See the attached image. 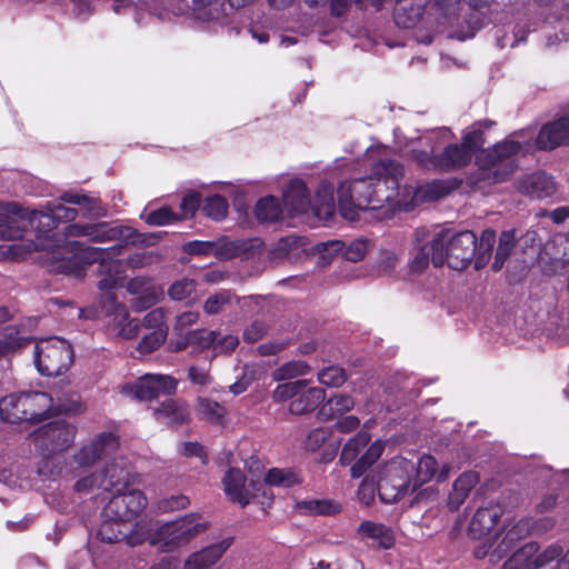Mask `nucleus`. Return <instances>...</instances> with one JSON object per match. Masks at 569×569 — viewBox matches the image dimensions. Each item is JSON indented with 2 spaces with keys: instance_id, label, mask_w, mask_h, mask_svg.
Segmentation results:
<instances>
[{
  "instance_id": "obj_8",
  "label": "nucleus",
  "mask_w": 569,
  "mask_h": 569,
  "mask_svg": "<svg viewBox=\"0 0 569 569\" xmlns=\"http://www.w3.org/2000/svg\"><path fill=\"white\" fill-rule=\"evenodd\" d=\"M531 146L527 141L510 136L490 149L482 150L477 157L480 178L491 182H500L508 178L516 169V157L526 153Z\"/></svg>"
},
{
  "instance_id": "obj_9",
  "label": "nucleus",
  "mask_w": 569,
  "mask_h": 569,
  "mask_svg": "<svg viewBox=\"0 0 569 569\" xmlns=\"http://www.w3.org/2000/svg\"><path fill=\"white\" fill-rule=\"evenodd\" d=\"M68 237H87L93 242L120 241L123 244L150 246L156 243V234L139 233L136 229L109 222L73 223L66 228Z\"/></svg>"
},
{
  "instance_id": "obj_35",
  "label": "nucleus",
  "mask_w": 569,
  "mask_h": 569,
  "mask_svg": "<svg viewBox=\"0 0 569 569\" xmlns=\"http://www.w3.org/2000/svg\"><path fill=\"white\" fill-rule=\"evenodd\" d=\"M359 533L363 538L371 540L372 543L385 549H388L393 545L395 538L392 531L381 523L363 521L359 526Z\"/></svg>"
},
{
  "instance_id": "obj_19",
  "label": "nucleus",
  "mask_w": 569,
  "mask_h": 569,
  "mask_svg": "<svg viewBox=\"0 0 569 569\" xmlns=\"http://www.w3.org/2000/svg\"><path fill=\"white\" fill-rule=\"evenodd\" d=\"M29 214L28 208L16 202L0 201V241L17 242L22 239Z\"/></svg>"
},
{
  "instance_id": "obj_27",
  "label": "nucleus",
  "mask_w": 569,
  "mask_h": 569,
  "mask_svg": "<svg viewBox=\"0 0 569 569\" xmlns=\"http://www.w3.org/2000/svg\"><path fill=\"white\" fill-rule=\"evenodd\" d=\"M451 465L446 462L439 466L435 457L430 455H423L417 465L416 479L412 490H416L417 486L436 479L437 482H443L448 479L451 472Z\"/></svg>"
},
{
  "instance_id": "obj_49",
  "label": "nucleus",
  "mask_w": 569,
  "mask_h": 569,
  "mask_svg": "<svg viewBox=\"0 0 569 569\" xmlns=\"http://www.w3.org/2000/svg\"><path fill=\"white\" fill-rule=\"evenodd\" d=\"M345 243L340 240H329L326 242H319L315 246L316 253L319 254V263L321 266L329 264L332 259L342 253Z\"/></svg>"
},
{
  "instance_id": "obj_38",
  "label": "nucleus",
  "mask_w": 569,
  "mask_h": 569,
  "mask_svg": "<svg viewBox=\"0 0 569 569\" xmlns=\"http://www.w3.org/2000/svg\"><path fill=\"white\" fill-rule=\"evenodd\" d=\"M60 200L79 206L84 211V216L88 217H102L106 214L98 199L82 193L64 192L61 194Z\"/></svg>"
},
{
  "instance_id": "obj_60",
  "label": "nucleus",
  "mask_w": 569,
  "mask_h": 569,
  "mask_svg": "<svg viewBox=\"0 0 569 569\" xmlns=\"http://www.w3.org/2000/svg\"><path fill=\"white\" fill-rule=\"evenodd\" d=\"M199 410L212 422H219L226 413V410L221 405L206 398L199 400Z\"/></svg>"
},
{
  "instance_id": "obj_13",
  "label": "nucleus",
  "mask_w": 569,
  "mask_h": 569,
  "mask_svg": "<svg viewBox=\"0 0 569 569\" xmlns=\"http://www.w3.org/2000/svg\"><path fill=\"white\" fill-rule=\"evenodd\" d=\"M76 427L64 420L43 425L29 435L34 450L43 458L68 450L74 442Z\"/></svg>"
},
{
  "instance_id": "obj_62",
  "label": "nucleus",
  "mask_w": 569,
  "mask_h": 569,
  "mask_svg": "<svg viewBox=\"0 0 569 569\" xmlns=\"http://www.w3.org/2000/svg\"><path fill=\"white\" fill-rule=\"evenodd\" d=\"M563 553V549L558 543H552L548 546L542 552L536 553L535 556V562L536 568L539 569L549 562L553 561L555 559H558Z\"/></svg>"
},
{
  "instance_id": "obj_52",
  "label": "nucleus",
  "mask_w": 569,
  "mask_h": 569,
  "mask_svg": "<svg viewBox=\"0 0 569 569\" xmlns=\"http://www.w3.org/2000/svg\"><path fill=\"white\" fill-rule=\"evenodd\" d=\"M430 257L432 258L431 242L417 248L408 264L410 273L418 274L423 272L429 266Z\"/></svg>"
},
{
  "instance_id": "obj_58",
  "label": "nucleus",
  "mask_w": 569,
  "mask_h": 569,
  "mask_svg": "<svg viewBox=\"0 0 569 569\" xmlns=\"http://www.w3.org/2000/svg\"><path fill=\"white\" fill-rule=\"evenodd\" d=\"M318 381L328 387H339L346 381V375L341 368L330 366L318 373Z\"/></svg>"
},
{
  "instance_id": "obj_25",
  "label": "nucleus",
  "mask_w": 569,
  "mask_h": 569,
  "mask_svg": "<svg viewBox=\"0 0 569 569\" xmlns=\"http://www.w3.org/2000/svg\"><path fill=\"white\" fill-rule=\"evenodd\" d=\"M536 144L545 150L569 144V114L545 124L538 133Z\"/></svg>"
},
{
  "instance_id": "obj_56",
  "label": "nucleus",
  "mask_w": 569,
  "mask_h": 569,
  "mask_svg": "<svg viewBox=\"0 0 569 569\" xmlns=\"http://www.w3.org/2000/svg\"><path fill=\"white\" fill-rule=\"evenodd\" d=\"M167 338V329L151 330L144 335L138 345L140 353H150L159 348Z\"/></svg>"
},
{
  "instance_id": "obj_42",
  "label": "nucleus",
  "mask_w": 569,
  "mask_h": 569,
  "mask_svg": "<svg viewBox=\"0 0 569 569\" xmlns=\"http://www.w3.org/2000/svg\"><path fill=\"white\" fill-rule=\"evenodd\" d=\"M496 243V232L493 230H485L481 233L480 241L477 243L475 267L476 269L483 268L491 256V251Z\"/></svg>"
},
{
  "instance_id": "obj_32",
  "label": "nucleus",
  "mask_w": 569,
  "mask_h": 569,
  "mask_svg": "<svg viewBox=\"0 0 569 569\" xmlns=\"http://www.w3.org/2000/svg\"><path fill=\"white\" fill-rule=\"evenodd\" d=\"M425 12V0H416L403 3H397L393 18L397 26L401 28H412L422 18Z\"/></svg>"
},
{
  "instance_id": "obj_36",
  "label": "nucleus",
  "mask_w": 569,
  "mask_h": 569,
  "mask_svg": "<svg viewBox=\"0 0 569 569\" xmlns=\"http://www.w3.org/2000/svg\"><path fill=\"white\" fill-rule=\"evenodd\" d=\"M353 406L355 401L351 396L337 393L322 405L318 415L322 420L327 421L350 411Z\"/></svg>"
},
{
  "instance_id": "obj_26",
  "label": "nucleus",
  "mask_w": 569,
  "mask_h": 569,
  "mask_svg": "<svg viewBox=\"0 0 569 569\" xmlns=\"http://www.w3.org/2000/svg\"><path fill=\"white\" fill-rule=\"evenodd\" d=\"M231 543L232 539L226 538L199 551L192 552L184 560L183 569H210L221 559Z\"/></svg>"
},
{
  "instance_id": "obj_54",
  "label": "nucleus",
  "mask_w": 569,
  "mask_h": 569,
  "mask_svg": "<svg viewBox=\"0 0 569 569\" xmlns=\"http://www.w3.org/2000/svg\"><path fill=\"white\" fill-rule=\"evenodd\" d=\"M140 218L150 226L170 224L177 220V214L168 207H161L154 211H143Z\"/></svg>"
},
{
  "instance_id": "obj_43",
  "label": "nucleus",
  "mask_w": 569,
  "mask_h": 569,
  "mask_svg": "<svg viewBox=\"0 0 569 569\" xmlns=\"http://www.w3.org/2000/svg\"><path fill=\"white\" fill-rule=\"evenodd\" d=\"M515 244L516 236L513 230H506L500 234L499 244L492 263V269L495 271H499L503 267Z\"/></svg>"
},
{
  "instance_id": "obj_17",
  "label": "nucleus",
  "mask_w": 569,
  "mask_h": 569,
  "mask_svg": "<svg viewBox=\"0 0 569 569\" xmlns=\"http://www.w3.org/2000/svg\"><path fill=\"white\" fill-rule=\"evenodd\" d=\"M177 380L167 375L147 373L121 387V393L132 399L150 400L160 395L173 393Z\"/></svg>"
},
{
  "instance_id": "obj_28",
  "label": "nucleus",
  "mask_w": 569,
  "mask_h": 569,
  "mask_svg": "<svg viewBox=\"0 0 569 569\" xmlns=\"http://www.w3.org/2000/svg\"><path fill=\"white\" fill-rule=\"evenodd\" d=\"M518 189L532 198L543 199L556 193L553 179L545 172H536L521 179Z\"/></svg>"
},
{
  "instance_id": "obj_12",
  "label": "nucleus",
  "mask_w": 569,
  "mask_h": 569,
  "mask_svg": "<svg viewBox=\"0 0 569 569\" xmlns=\"http://www.w3.org/2000/svg\"><path fill=\"white\" fill-rule=\"evenodd\" d=\"M73 361L70 343L59 337L40 339L34 347V365L43 376H58L67 371Z\"/></svg>"
},
{
  "instance_id": "obj_44",
  "label": "nucleus",
  "mask_w": 569,
  "mask_h": 569,
  "mask_svg": "<svg viewBox=\"0 0 569 569\" xmlns=\"http://www.w3.org/2000/svg\"><path fill=\"white\" fill-rule=\"evenodd\" d=\"M228 208V201L220 194L208 196L202 203L204 214L216 221L227 217Z\"/></svg>"
},
{
  "instance_id": "obj_16",
  "label": "nucleus",
  "mask_w": 569,
  "mask_h": 569,
  "mask_svg": "<svg viewBox=\"0 0 569 569\" xmlns=\"http://www.w3.org/2000/svg\"><path fill=\"white\" fill-rule=\"evenodd\" d=\"M102 308L106 312L107 329L110 335L124 340H130L138 336V321L130 318L127 307L118 302L112 293L106 292L103 295Z\"/></svg>"
},
{
  "instance_id": "obj_46",
  "label": "nucleus",
  "mask_w": 569,
  "mask_h": 569,
  "mask_svg": "<svg viewBox=\"0 0 569 569\" xmlns=\"http://www.w3.org/2000/svg\"><path fill=\"white\" fill-rule=\"evenodd\" d=\"M450 188L443 181H432L419 187L413 196L415 201H435L449 192Z\"/></svg>"
},
{
  "instance_id": "obj_20",
  "label": "nucleus",
  "mask_w": 569,
  "mask_h": 569,
  "mask_svg": "<svg viewBox=\"0 0 569 569\" xmlns=\"http://www.w3.org/2000/svg\"><path fill=\"white\" fill-rule=\"evenodd\" d=\"M553 526L555 520L552 518H542L535 525H532L530 519L513 521L501 542L493 550V556H496L497 560H501L517 541L528 536L531 531L540 535L550 530Z\"/></svg>"
},
{
  "instance_id": "obj_55",
  "label": "nucleus",
  "mask_w": 569,
  "mask_h": 569,
  "mask_svg": "<svg viewBox=\"0 0 569 569\" xmlns=\"http://www.w3.org/2000/svg\"><path fill=\"white\" fill-rule=\"evenodd\" d=\"M369 247V240L365 238H359L351 241L348 246L345 244L342 256L348 261L358 262L366 257Z\"/></svg>"
},
{
  "instance_id": "obj_63",
  "label": "nucleus",
  "mask_w": 569,
  "mask_h": 569,
  "mask_svg": "<svg viewBox=\"0 0 569 569\" xmlns=\"http://www.w3.org/2000/svg\"><path fill=\"white\" fill-rule=\"evenodd\" d=\"M231 295L228 291L218 292L207 299L204 302V311L209 315H216L222 310L223 306L229 303Z\"/></svg>"
},
{
  "instance_id": "obj_50",
  "label": "nucleus",
  "mask_w": 569,
  "mask_h": 569,
  "mask_svg": "<svg viewBox=\"0 0 569 569\" xmlns=\"http://www.w3.org/2000/svg\"><path fill=\"white\" fill-rule=\"evenodd\" d=\"M298 509L302 513L310 515H331L338 511V505L329 500H307L298 502Z\"/></svg>"
},
{
  "instance_id": "obj_31",
  "label": "nucleus",
  "mask_w": 569,
  "mask_h": 569,
  "mask_svg": "<svg viewBox=\"0 0 569 569\" xmlns=\"http://www.w3.org/2000/svg\"><path fill=\"white\" fill-rule=\"evenodd\" d=\"M326 391L322 388L311 387L291 400L289 411L292 415L300 416L311 412L325 400Z\"/></svg>"
},
{
  "instance_id": "obj_1",
  "label": "nucleus",
  "mask_w": 569,
  "mask_h": 569,
  "mask_svg": "<svg viewBox=\"0 0 569 569\" xmlns=\"http://www.w3.org/2000/svg\"><path fill=\"white\" fill-rule=\"evenodd\" d=\"M388 149L369 147L361 161L338 158L333 170L350 173L338 187V203L346 219H356L355 209L383 210L386 218L395 210H409V202L398 199L399 180L403 174L400 163L388 159Z\"/></svg>"
},
{
  "instance_id": "obj_45",
  "label": "nucleus",
  "mask_w": 569,
  "mask_h": 569,
  "mask_svg": "<svg viewBox=\"0 0 569 569\" xmlns=\"http://www.w3.org/2000/svg\"><path fill=\"white\" fill-rule=\"evenodd\" d=\"M383 442L375 441L366 451V453L351 467V476L359 478L366 469L370 467L382 453Z\"/></svg>"
},
{
  "instance_id": "obj_22",
  "label": "nucleus",
  "mask_w": 569,
  "mask_h": 569,
  "mask_svg": "<svg viewBox=\"0 0 569 569\" xmlns=\"http://www.w3.org/2000/svg\"><path fill=\"white\" fill-rule=\"evenodd\" d=\"M117 448V437L111 432H102L73 456V462L77 463L79 468H89L97 460L112 453Z\"/></svg>"
},
{
  "instance_id": "obj_4",
  "label": "nucleus",
  "mask_w": 569,
  "mask_h": 569,
  "mask_svg": "<svg viewBox=\"0 0 569 569\" xmlns=\"http://www.w3.org/2000/svg\"><path fill=\"white\" fill-rule=\"evenodd\" d=\"M451 139L448 128L428 131L411 138L403 147V153L425 169L452 171L470 163L472 154L462 144H447Z\"/></svg>"
},
{
  "instance_id": "obj_2",
  "label": "nucleus",
  "mask_w": 569,
  "mask_h": 569,
  "mask_svg": "<svg viewBox=\"0 0 569 569\" xmlns=\"http://www.w3.org/2000/svg\"><path fill=\"white\" fill-rule=\"evenodd\" d=\"M28 223L23 227V238L10 244L0 246V259L21 260L36 250L52 251V258L58 262L57 272L62 273L61 264L72 258L68 241L63 247L53 250L50 233L60 221H73L78 211L59 202L48 203L44 211L28 209Z\"/></svg>"
},
{
  "instance_id": "obj_29",
  "label": "nucleus",
  "mask_w": 569,
  "mask_h": 569,
  "mask_svg": "<svg viewBox=\"0 0 569 569\" xmlns=\"http://www.w3.org/2000/svg\"><path fill=\"white\" fill-rule=\"evenodd\" d=\"M480 478L476 471L462 472L452 483L448 495V508L451 511L458 510L467 500L472 489L478 485Z\"/></svg>"
},
{
  "instance_id": "obj_5",
  "label": "nucleus",
  "mask_w": 569,
  "mask_h": 569,
  "mask_svg": "<svg viewBox=\"0 0 569 569\" xmlns=\"http://www.w3.org/2000/svg\"><path fill=\"white\" fill-rule=\"evenodd\" d=\"M282 204L290 217L311 211L319 220L327 221L336 210L333 184L330 181H321L312 201L305 181L292 178L282 188Z\"/></svg>"
},
{
  "instance_id": "obj_59",
  "label": "nucleus",
  "mask_w": 569,
  "mask_h": 569,
  "mask_svg": "<svg viewBox=\"0 0 569 569\" xmlns=\"http://www.w3.org/2000/svg\"><path fill=\"white\" fill-rule=\"evenodd\" d=\"M401 254L395 250H381L377 261V270L381 274H388L396 269L400 262Z\"/></svg>"
},
{
  "instance_id": "obj_53",
  "label": "nucleus",
  "mask_w": 569,
  "mask_h": 569,
  "mask_svg": "<svg viewBox=\"0 0 569 569\" xmlns=\"http://www.w3.org/2000/svg\"><path fill=\"white\" fill-rule=\"evenodd\" d=\"M487 128V123L479 122L475 123L469 128L462 136V146L470 150L473 156L475 152L483 144V128Z\"/></svg>"
},
{
  "instance_id": "obj_30",
  "label": "nucleus",
  "mask_w": 569,
  "mask_h": 569,
  "mask_svg": "<svg viewBox=\"0 0 569 569\" xmlns=\"http://www.w3.org/2000/svg\"><path fill=\"white\" fill-rule=\"evenodd\" d=\"M126 288L131 295L138 296L133 301V307L137 310L147 309L153 306L158 300L159 293L147 278H133L127 282Z\"/></svg>"
},
{
  "instance_id": "obj_64",
  "label": "nucleus",
  "mask_w": 569,
  "mask_h": 569,
  "mask_svg": "<svg viewBox=\"0 0 569 569\" xmlns=\"http://www.w3.org/2000/svg\"><path fill=\"white\" fill-rule=\"evenodd\" d=\"M101 473H90L79 478L74 483V490L80 493L91 492L96 488H101Z\"/></svg>"
},
{
  "instance_id": "obj_37",
  "label": "nucleus",
  "mask_w": 569,
  "mask_h": 569,
  "mask_svg": "<svg viewBox=\"0 0 569 569\" xmlns=\"http://www.w3.org/2000/svg\"><path fill=\"white\" fill-rule=\"evenodd\" d=\"M539 550L537 542H529L518 549L503 563V569H537L535 556Z\"/></svg>"
},
{
  "instance_id": "obj_34",
  "label": "nucleus",
  "mask_w": 569,
  "mask_h": 569,
  "mask_svg": "<svg viewBox=\"0 0 569 569\" xmlns=\"http://www.w3.org/2000/svg\"><path fill=\"white\" fill-rule=\"evenodd\" d=\"M112 523L116 525V522L107 521L104 519V523L100 527L98 531V537L100 538V540L112 543L126 538L128 545L137 546L142 543L147 539V533L142 530V528H137L130 535H126L118 529H113ZM117 526H119L118 522Z\"/></svg>"
},
{
  "instance_id": "obj_15",
  "label": "nucleus",
  "mask_w": 569,
  "mask_h": 569,
  "mask_svg": "<svg viewBox=\"0 0 569 569\" xmlns=\"http://www.w3.org/2000/svg\"><path fill=\"white\" fill-rule=\"evenodd\" d=\"M113 497L104 506L102 517L107 521L126 522L137 518L147 507V497L142 491H113Z\"/></svg>"
},
{
  "instance_id": "obj_33",
  "label": "nucleus",
  "mask_w": 569,
  "mask_h": 569,
  "mask_svg": "<svg viewBox=\"0 0 569 569\" xmlns=\"http://www.w3.org/2000/svg\"><path fill=\"white\" fill-rule=\"evenodd\" d=\"M23 392L12 393L0 400V417L9 423L27 421L26 410L22 407Z\"/></svg>"
},
{
  "instance_id": "obj_3",
  "label": "nucleus",
  "mask_w": 569,
  "mask_h": 569,
  "mask_svg": "<svg viewBox=\"0 0 569 569\" xmlns=\"http://www.w3.org/2000/svg\"><path fill=\"white\" fill-rule=\"evenodd\" d=\"M68 249L72 253V258L61 264V272L80 278L84 274L86 266L93 262H100L101 268L111 271L116 270L114 274H110L99 282V288L102 290H110L120 284L123 277L118 272L123 266L132 269L143 268L153 262L154 256L152 252H137L131 254L126 261L116 260L114 258L122 253L123 244H116L109 248L89 247L83 242L76 241L69 242Z\"/></svg>"
},
{
  "instance_id": "obj_51",
  "label": "nucleus",
  "mask_w": 569,
  "mask_h": 569,
  "mask_svg": "<svg viewBox=\"0 0 569 569\" xmlns=\"http://www.w3.org/2000/svg\"><path fill=\"white\" fill-rule=\"evenodd\" d=\"M369 442V435L367 432H359L353 439L349 440L343 447L340 460L342 463L348 465L359 453V450Z\"/></svg>"
},
{
  "instance_id": "obj_39",
  "label": "nucleus",
  "mask_w": 569,
  "mask_h": 569,
  "mask_svg": "<svg viewBox=\"0 0 569 569\" xmlns=\"http://www.w3.org/2000/svg\"><path fill=\"white\" fill-rule=\"evenodd\" d=\"M283 207L273 196L261 198L254 207V216L259 221L274 222L282 217Z\"/></svg>"
},
{
  "instance_id": "obj_47",
  "label": "nucleus",
  "mask_w": 569,
  "mask_h": 569,
  "mask_svg": "<svg viewBox=\"0 0 569 569\" xmlns=\"http://www.w3.org/2000/svg\"><path fill=\"white\" fill-rule=\"evenodd\" d=\"M264 483L269 486H277L288 488L299 482L298 476L288 469L271 468L266 473Z\"/></svg>"
},
{
  "instance_id": "obj_18",
  "label": "nucleus",
  "mask_w": 569,
  "mask_h": 569,
  "mask_svg": "<svg viewBox=\"0 0 569 569\" xmlns=\"http://www.w3.org/2000/svg\"><path fill=\"white\" fill-rule=\"evenodd\" d=\"M261 468L260 460L252 457L249 465V472L251 473L249 483H247L244 475L239 469L230 468L222 479L223 490L229 499L241 506L248 505L250 499L254 497L256 490H258L254 471H260Z\"/></svg>"
},
{
  "instance_id": "obj_14",
  "label": "nucleus",
  "mask_w": 569,
  "mask_h": 569,
  "mask_svg": "<svg viewBox=\"0 0 569 569\" xmlns=\"http://www.w3.org/2000/svg\"><path fill=\"white\" fill-rule=\"evenodd\" d=\"M23 401L22 407L26 410L27 421L32 423L41 422L56 413L77 415L83 410L78 397H73L69 402L59 400L54 403L49 393L41 391L23 392Z\"/></svg>"
},
{
  "instance_id": "obj_48",
  "label": "nucleus",
  "mask_w": 569,
  "mask_h": 569,
  "mask_svg": "<svg viewBox=\"0 0 569 569\" xmlns=\"http://www.w3.org/2000/svg\"><path fill=\"white\" fill-rule=\"evenodd\" d=\"M310 367L302 360L289 361L273 372L274 380H289L307 375Z\"/></svg>"
},
{
  "instance_id": "obj_61",
  "label": "nucleus",
  "mask_w": 569,
  "mask_h": 569,
  "mask_svg": "<svg viewBox=\"0 0 569 569\" xmlns=\"http://www.w3.org/2000/svg\"><path fill=\"white\" fill-rule=\"evenodd\" d=\"M196 289V283L191 279H181L171 284L169 296L173 300H183L188 298Z\"/></svg>"
},
{
  "instance_id": "obj_24",
  "label": "nucleus",
  "mask_w": 569,
  "mask_h": 569,
  "mask_svg": "<svg viewBox=\"0 0 569 569\" xmlns=\"http://www.w3.org/2000/svg\"><path fill=\"white\" fill-rule=\"evenodd\" d=\"M101 477V489L121 491L131 482L133 476L129 463L123 458H117L104 467Z\"/></svg>"
},
{
  "instance_id": "obj_41",
  "label": "nucleus",
  "mask_w": 569,
  "mask_h": 569,
  "mask_svg": "<svg viewBox=\"0 0 569 569\" xmlns=\"http://www.w3.org/2000/svg\"><path fill=\"white\" fill-rule=\"evenodd\" d=\"M28 343V339L20 336L19 330L9 326L0 336V359L9 358Z\"/></svg>"
},
{
  "instance_id": "obj_10",
  "label": "nucleus",
  "mask_w": 569,
  "mask_h": 569,
  "mask_svg": "<svg viewBox=\"0 0 569 569\" xmlns=\"http://www.w3.org/2000/svg\"><path fill=\"white\" fill-rule=\"evenodd\" d=\"M500 515L501 511L499 507L489 506L479 508L472 516L469 525L470 537L479 540L485 538V541L475 548L473 555L477 559L490 556L491 562L498 561L496 556H493V550L512 526V523H508L507 527L492 531Z\"/></svg>"
},
{
  "instance_id": "obj_11",
  "label": "nucleus",
  "mask_w": 569,
  "mask_h": 569,
  "mask_svg": "<svg viewBox=\"0 0 569 569\" xmlns=\"http://www.w3.org/2000/svg\"><path fill=\"white\" fill-rule=\"evenodd\" d=\"M207 525L196 513L161 525L150 537V545L162 552L173 551L184 545L199 533L204 531Z\"/></svg>"
},
{
  "instance_id": "obj_40",
  "label": "nucleus",
  "mask_w": 569,
  "mask_h": 569,
  "mask_svg": "<svg viewBox=\"0 0 569 569\" xmlns=\"http://www.w3.org/2000/svg\"><path fill=\"white\" fill-rule=\"evenodd\" d=\"M154 418L164 425L182 422L187 418V410L174 400H167L153 410Z\"/></svg>"
},
{
  "instance_id": "obj_6",
  "label": "nucleus",
  "mask_w": 569,
  "mask_h": 569,
  "mask_svg": "<svg viewBox=\"0 0 569 569\" xmlns=\"http://www.w3.org/2000/svg\"><path fill=\"white\" fill-rule=\"evenodd\" d=\"M413 468L415 465L405 458L393 459L385 467L377 485L368 478L362 480L358 489L359 500L369 505L373 500L376 491H378L383 502L392 503L397 501L408 492L409 475Z\"/></svg>"
},
{
  "instance_id": "obj_21",
  "label": "nucleus",
  "mask_w": 569,
  "mask_h": 569,
  "mask_svg": "<svg viewBox=\"0 0 569 569\" xmlns=\"http://www.w3.org/2000/svg\"><path fill=\"white\" fill-rule=\"evenodd\" d=\"M188 345H194L201 349L212 348L214 355H221L233 351L239 345V339L233 335L219 337V335L213 331L194 332L190 337H186L184 340L177 341L173 350H182Z\"/></svg>"
},
{
  "instance_id": "obj_7",
  "label": "nucleus",
  "mask_w": 569,
  "mask_h": 569,
  "mask_svg": "<svg viewBox=\"0 0 569 569\" xmlns=\"http://www.w3.org/2000/svg\"><path fill=\"white\" fill-rule=\"evenodd\" d=\"M477 237L472 231L466 230L452 233L442 230L431 239L432 263L436 267L448 264L455 270H463L476 256Z\"/></svg>"
},
{
  "instance_id": "obj_57",
  "label": "nucleus",
  "mask_w": 569,
  "mask_h": 569,
  "mask_svg": "<svg viewBox=\"0 0 569 569\" xmlns=\"http://www.w3.org/2000/svg\"><path fill=\"white\" fill-rule=\"evenodd\" d=\"M307 383L308 380H297L279 385L273 391V398L277 401H286L290 398H295L303 388H306Z\"/></svg>"
},
{
  "instance_id": "obj_23",
  "label": "nucleus",
  "mask_w": 569,
  "mask_h": 569,
  "mask_svg": "<svg viewBox=\"0 0 569 569\" xmlns=\"http://www.w3.org/2000/svg\"><path fill=\"white\" fill-rule=\"evenodd\" d=\"M192 14L213 30L229 24V13L221 0H192Z\"/></svg>"
}]
</instances>
